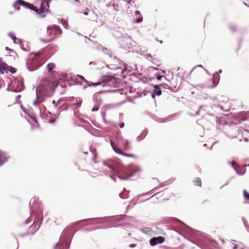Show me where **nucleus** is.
Returning <instances> with one entry per match:
<instances>
[{
  "mask_svg": "<svg viewBox=\"0 0 249 249\" xmlns=\"http://www.w3.org/2000/svg\"><path fill=\"white\" fill-rule=\"evenodd\" d=\"M7 157L5 154L2 151H0V165H1L4 162L7 161Z\"/></svg>",
  "mask_w": 249,
  "mask_h": 249,
  "instance_id": "nucleus-13",
  "label": "nucleus"
},
{
  "mask_svg": "<svg viewBox=\"0 0 249 249\" xmlns=\"http://www.w3.org/2000/svg\"><path fill=\"white\" fill-rule=\"evenodd\" d=\"M9 71L11 73H15L16 69L12 66H8L2 61V58H0V73H8Z\"/></svg>",
  "mask_w": 249,
  "mask_h": 249,
  "instance_id": "nucleus-5",
  "label": "nucleus"
},
{
  "mask_svg": "<svg viewBox=\"0 0 249 249\" xmlns=\"http://www.w3.org/2000/svg\"><path fill=\"white\" fill-rule=\"evenodd\" d=\"M193 182L195 185L201 187V180L199 178H196L193 180Z\"/></svg>",
  "mask_w": 249,
  "mask_h": 249,
  "instance_id": "nucleus-15",
  "label": "nucleus"
},
{
  "mask_svg": "<svg viewBox=\"0 0 249 249\" xmlns=\"http://www.w3.org/2000/svg\"><path fill=\"white\" fill-rule=\"evenodd\" d=\"M244 197L246 199L249 200V193L245 190L243 191Z\"/></svg>",
  "mask_w": 249,
  "mask_h": 249,
  "instance_id": "nucleus-18",
  "label": "nucleus"
},
{
  "mask_svg": "<svg viewBox=\"0 0 249 249\" xmlns=\"http://www.w3.org/2000/svg\"><path fill=\"white\" fill-rule=\"evenodd\" d=\"M45 55L41 53H31L27 61L28 69L33 71L41 66L46 61Z\"/></svg>",
  "mask_w": 249,
  "mask_h": 249,
  "instance_id": "nucleus-2",
  "label": "nucleus"
},
{
  "mask_svg": "<svg viewBox=\"0 0 249 249\" xmlns=\"http://www.w3.org/2000/svg\"><path fill=\"white\" fill-rule=\"evenodd\" d=\"M62 31L58 25H54L50 26L47 29V34L50 37L46 40L42 39V40L46 43L51 42L55 38L56 35H60Z\"/></svg>",
  "mask_w": 249,
  "mask_h": 249,
  "instance_id": "nucleus-4",
  "label": "nucleus"
},
{
  "mask_svg": "<svg viewBox=\"0 0 249 249\" xmlns=\"http://www.w3.org/2000/svg\"><path fill=\"white\" fill-rule=\"evenodd\" d=\"M40 227L39 225H37V224H35V223L32 225L29 229V231L28 232V234L29 235H33L39 229Z\"/></svg>",
  "mask_w": 249,
  "mask_h": 249,
  "instance_id": "nucleus-9",
  "label": "nucleus"
},
{
  "mask_svg": "<svg viewBox=\"0 0 249 249\" xmlns=\"http://www.w3.org/2000/svg\"><path fill=\"white\" fill-rule=\"evenodd\" d=\"M110 144L111 145L113 148V149L114 150L115 152L117 153L127 157H130V158H135V156L133 154H127L124 152H123L121 149H120L117 145L112 141H110Z\"/></svg>",
  "mask_w": 249,
  "mask_h": 249,
  "instance_id": "nucleus-6",
  "label": "nucleus"
},
{
  "mask_svg": "<svg viewBox=\"0 0 249 249\" xmlns=\"http://www.w3.org/2000/svg\"><path fill=\"white\" fill-rule=\"evenodd\" d=\"M128 2L129 4H131V0H129V1H128Z\"/></svg>",
  "mask_w": 249,
  "mask_h": 249,
  "instance_id": "nucleus-34",
  "label": "nucleus"
},
{
  "mask_svg": "<svg viewBox=\"0 0 249 249\" xmlns=\"http://www.w3.org/2000/svg\"><path fill=\"white\" fill-rule=\"evenodd\" d=\"M136 246V244H131L129 245V247H131V248L135 247Z\"/></svg>",
  "mask_w": 249,
  "mask_h": 249,
  "instance_id": "nucleus-28",
  "label": "nucleus"
},
{
  "mask_svg": "<svg viewBox=\"0 0 249 249\" xmlns=\"http://www.w3.org/2000/svg\"><path fill=\"white\" fill-rule=\"evenodd\" d=\"M135 15H140V11H136L135 12Z\"/></svg>",
  "mask_w": 249,
  "mask_h": 249,
  "instance_id": "nucleus-30",
  "label": "nucleus"
},
{
  "mask_svg": "<svg viewBox=\"0 0 249 249\" xmlns=\"http://www.w3.org/2000/svg\"><path fill=\"white\" fill-rule=\"evenodd\" d=\"M198 71L200 72V73H199V74H200L201 73V71H202V70H201V71Z\"/></svg>",
  "mask_w": 249,
  "mask_h": 249,
  "instance_id": "nucleus-35",
  "label": "nucleus"
},
{
  "mask_svg": "<svg viewBox=\"0 0 249 249\" xmlns=\"http://www.w3.org/2000/svg\"><path fill=\"white\" fill-rule=\"evenodd\" d=\"M55 67V64L53 63H49L47 66V69L49 72H51Z\"/></svg>",
  "mask_w": 249,
  "mask_h": 249,
  "instance_id": "nucleus-16",
  "label": "nucleus"
},
{
  "mask_svg": "<svg viewBox=\"0 0 249 249\" xmlns=\"http://www.w3.org/2000/svg\"><path fill=\"white\" fill-rule=\"evenodd\" d=\"M32 119H33V120H34V121H35V122H36V119H35V117H32Z\"/></svg>",
  "mask_w": 249,
  "mask_h": 249,
  "instance_id": "nucleus-32",
  "label": "nucleus"
},
{
  "mask_svg": "<svg viewBox=\"0 0 249 249\" xmlns=\"http://www.w3.org/2000/svg\"><path fill=\"white\" fill-rule=\"evenodd\" d=\"M132 176V175L131 174H127V175H125L124 176H122L120 175H118L117 176L118 177L122 179V180H126V179H128L131 176Z\"/></svg>",
  "mask_w": 249,
  "mask_h": 249,
  "instance_id": "nucleus-17",
  "label": "nucleus"
},
{
  "mask_svg": "<svg viewBox=\"0 0 249 249\" xmlns=\"http://www.w3.org/2000/svg\"><path fill=\"white\" fill-rule=\"evenodd\" d=\"M244 4L245 5L247 6L248 7H249V5H248L246 2H244Z\"/></svg>",
  "mask_w": 249,
  "mask_h": 249,
  "instance_id": "nucleus-33",
  "label": "nucleus"
},
{
  "mask_svg": "<svg viewBox=\"0 0 249 249\" xmlns=\"http://www.w3.org/2000/svg\"><path fill=\"white\" fill-rule=\"evenodd\" d=\"M69 245L65 241H60L55 246L54 249H68Z\"/></svg>",
  "mask_w": 249,
  "mask_h": 249,
  "instance_id": "nucleus-10",
  "label": "nucleus"
},
{
  "mask_svg": "<svg viewBox=\"0 0 249 249\" xmlns=\"http://www.w3.org/2000/svg\"><path fill=\"white\" fill-rule=\"evenodd\" d=\"M165 240V238L162 236L152 238L150 240V243L151 246H155L158 244L162 243Z\"/></svg>",
  "mask_w": 249,
  "mask_h": 249,
  "instance_id": "nucleus-8",
  "label": "nucleus"
},
{
  "mask_svg": "<svg viewBox=\"0 0 249 249\" xmlns=\"http://www.w3.org/2000/svg\"><path fill=\"white\" fill-rule=\"evenodd\" d=\"M123 147L124 150H128L130 148V145L127 140H124L122 142Z\"/></svg>",
  "mask_w": 249,
  "mask_h": 249,
  "instance_id": "nucleus-11",
  "label": "nucleus"
},
{
  "mask_svg": "<svg viewBox=\"0 0 249 249\" xmlns=\"http://www.w3.org/2000/svg\"><path fill=\"white\" fill-rule=\"evenodd\" d=\"M20 97H21L20 95H18V96H17V97H16V102L17 103H18V100L19 99Z\"/></svg>",
  "mask_w": 249,
  "mask_h": 249,
  "instance_id": "nucleus-27",
  "label": "nucleus"
},
{
  "mask_svg": "<svg viewBox=\"0 0 249 249\" xmlns=\"http://www.w3.org/2000/svg\"><path fill=\"white\" fill-rule=\"evenodd\" d=\"M124 123H122V124H119V126H120V127L121 128H123V127H124Z\"/></svg>",
  "mask_w": 249,
  "mask_h": 249,
  "instance_id": "nucleus-29",
  "label": "nucleus"
},
{
  "mask_svg": "<svg viewBox=\"0 0 249 249\" xmlns=\"http://www.w3.org/2000/svg\"><path fill=\"white\" fill-rule=\"evenodd\" d=\"M52 103L54 105V107H56L57 105L56 101L55 100H53Z\"/></svg>",
  "mask_w": 249,
  "mask_h": 249,
  "instance_id": "nucleus-26",
  "label": "nucleus"
},
{
  "mask_svg": "<svg viewBox=\"0 0 249 249\" xmlns=\"http://www.w3.org/2000/svg\"><path fill=\"white\" fill-rule=\"evenodd\" d=\"M232 165L235 170H237L236 167L239 166L235 161L232 162Z\"/></svg>",
  "mask_w": 249,
  "mask_h": 249,
  "instance_id": "nucleus-20",
  "label": "nucleus"
},
{
  "mask_svg": "<svg viewBox=\"0 0 249 249\" xmlns=\"http://www.w3.org/2000/svg\"><path fill=\"white\" fill-rule=\"evenodd\" d=\"M99 109V108L97 107H94L92 108V111H97Z\"/></svg>",
  "mask_w": 249,
  "mask_h": 249,
  "instance_id": "nucleus-24",
  "label": "nucleus"
},
{
  "mask_svg": "<svg viewBox=\"0 0 249 249\" xmlns=\"http://www.w3.org/2000/svg\"><path fill=\"white\" fill-rule=\"evenodd\" d=\"M142 17H139L138 18L136 19V22L140 23L142 21Z\"/></svg>",
  "mask_w": 249,
  "mask_h": 249,
  "instance_id": "nucleus-22",
  "label": "nucleus"
},
{
  "mask_svg": "<svg viewBox=\"0 0 249 249\" xmlns=\"http://www.w3.org/2000/svg\"><path fill=\"white\" fill-rule=\"evenodd\" d=\"M154 88H155V89H154V92L152 94L153 97H154V94L159 96L161 94V91L158 85H155L154 86Z\"/></svg>",
  "mask_w": 249,
  "mask_h": 249,
  "instance_id": "nucleus-14",
  "label": "nucleus"
},
{
  "mask_svg": "<svg viewBox=\"0 0 249 249\" xmlns=\"http://www.w3.org/2000/svg\"><path fill=\"white\" fill-rule=\"evenodd\" d=\"M55 86V82L42 80L39 86L36 88V90L43 96H48L52 93Z\"/></svg>",
  "mask_w": 249,
  "mask_h": 249,
  "instance_id": "nucleus-3",
  "label": "nucleus"
},
{
  "mask_svg": "<svg viewBox=\"0 0 249 249\" xmlns=\"http://www.w3.org/2000/svg\"><path fill=\"white\" fill-rule=\"evenodd\" d=\"M104 164L107 167H108L109 168L112 169V170H114V168H113V167L112 166V165L111 164H108L107 162H104Z\"/></svg>",
  "mask_w": 249,
  "mask_h": 249,
  "instance_id": "nucleus-19",
  "label": "nucleus"
},
{
  "mask_svg": "<svg viewBox=\"0 0 249 249\" xmlns=\"http://www.w3.org/2000/svg\"><path fill=\"white\" fill-rule=\"evenodd\" d=\"M162 77H163V76H162V75H159L157 77V79L158 80H160Z\"/></svg>",
  "mask_w": 249,
  "mask_h": 249,
  "instance_id": "nucleus-25",
  "label": "nucleus"
},
{
  "mask_svg": "<svg viewBox=\"0 0 249 249\" xmlns=\"http://www.w3.org/2000/svg\"><path fill=\"white\" fill-rule=\"evenodd\" d=\"M199 68H202V66L199 65L193 68L190 72V75H199L200 73L198 71Z\"/></svg>",
  "mask_w": 249,
  "mask_h": 249,
  "instance_id": "nucleus-12",
  "label": "nucleus"
},
{
  "mask_svg": "<svg viewBox=\"0 0 249 249\" xmlns=\"http://www.w3.org/2000/svg\"><path fill=\"white\" fill-rule=\"evenodd\" d=\"M55 121V120L54 119H53V120H49V122L51 123H54Z\"/></svg>",
  "mask_w": 249,
  "mask_h": 249,
  "instance_id": "nucleus-31",
  "label": "nucleus"
},
{
  "mask_svg": "<svg viewBox=\"0 0 249 249\" xmlns=\"http://www.w3.org/2000/svg\"><path fill=\"white\" fill-rule=\"evenodd\" d=\"M112 79V77H105L104 79L101 82H98L97 83H92L90 85L93 86H98V85H102L103 87H105L106 86L110 85V82H111V80Z\"/></svg>",
  "mask_w": 249,
  "mask_h": 249,
  "instance_id": "nucleus-7",
  "label": "nucleus"
},
{
  "mask_svg": "<svg viewBox=\"0 0 249 249\" xmlns=\"http://www.w3.org/2000/svg\"><path fill=\"white\" fill-rule=\"evenodd\" d=\"M50 0H43L39 8H38L32 4L27 2L23 0H17L14 3L13 7L16 10H19V6L21 5L26 9H29L35 11L40 17L44 18L50 11L49 9Z\"/></svg>",
  "mask_w": 249,
  "mask_h": 249,
  "instance_id": "nucleus-1",
  "label": "nucleus"
},
{
  "mask_svg": "<svg viewBox=\"0 0 249 249\" xmlns=\"http://www.w3.org/2000/svg\"><path fill=\"white\" fill-rule=\"evenodd\" d=\"M9 36L13 39V40L15 41L16 39V37L15 36H14L12 33H10L9 34Z\"/></svg>",
  "mask_w": 249,
  "mask_h": 249,
  "instance_id": "nucleus-21",
  "label": "nucleus"
},
{
  "mask_svg": "<svg viewBox=\"0 0 249 249\" xmlns=\"http://www.w3.org/2000/svg\"><path fill=\"white\" fill-rule=\"evenodd\" d=\"M79 78L83 80L85 83H88L87 80L83 76L79 75Z\"/></svg>",
  "mask_w": 249,
  "mask_h": 249,
  "instance_id": "nucleus-23",
  "label": "nucleus"
}]
</instances>
